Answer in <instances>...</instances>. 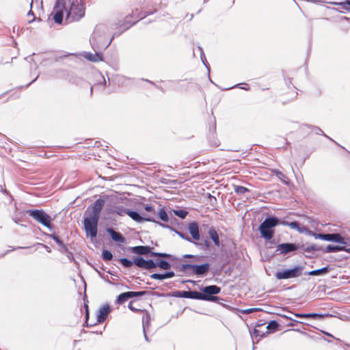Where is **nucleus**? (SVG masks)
I'll list each match as a JSON object with an SVG mask.
<instances>
[{
  "mask_svg": "<svg viewBox=\"0 0 350 350\" xmlns=\"http://www.w3.org/2000/svg\"><path fill=\"white\" fill-rule=\"evenodd\" d=\"M131 18V16H126L123 21L115 25L116 27H112L113 29H119L120 31L118 33H114L111 40H112L115 36H118L122 32H124L130 27H131L137 23V21H131L130 20ZM103 28L104 26L103 25H97L92 35V37L90 38V43L92 49L95 51V54L88 52L85 53V54L84 55V57L90 62H98L102 61L103 56V53L100 51L102 49H107L111 42V40H110L109 42H103L101 44L98 43V40L101 39V38L99 36V32L103 30Z\"/></svg>",
  "mask_w": 350,
  "mask_h": 350,
  "instance_id": "obj_1",
  "label": "nucleus"
},
{
  "mask_svg": "<svg viewBox=\"0 0 350 350\" xmlns=\"http://www.w3.org/2000/svg\"><path fill=\"white\" fill-rule=\"evenodd\" d=\"M54 21L62 24L64 14L66 20L70 23L79 21L85 16V8L78 0H57L54 5Z\"/></svg>",
  "mask_w": 350,
  "mask_h": 350,
  "instance_id": "obj_2",
  "label": "nucleus"
},
{
  "mask_svg": "<svg viewBox=\"0 0 350 350\" xmlns=\"http://www.w3.org/2000/svg\"><path fill=\"white\" fill-rule=\"evenodd\" d=\"M280 223V219L275 216H268L260 224L258 230L260 236L266 241H270L274 236L275 228Z\"/></svg>",
  "mask_w": 350,
  "mask_h": 350,
  "instance_id": "obj_3",
  "label": "nucleus"
},
{
  "mask_svg": "<svg viewBox=\"0 0 350 350\" xmlns=\"http://www.w3.org/2000/svg\"><path fill=\"white\" fill-rule=\"evenodd\" d=\"M26 214L31 216L38 223L42 224L49 229L52 228V219L51 216L42 209H27Z\"/></svg>",
  "mask_w": 350,
  "mask_h": 350,
  "instance_id": "obj_4",
  "label": "nucleus"
},
{
  "mask_svg": "<svg viewBox=\"0 0 350 350\" xmlns=\"http://www.w3.org/2000/svg\"><path fill=\"white\" fill-rule=\"evenodd\" d=\"M199 292V300L215 301L218 297L214 296L221 292V288L216 285H209L200 288Z\"/></svg>",
  "mask_w": 350,
  "mask_h": 350,
  "instance_id": "obj_5",
  "label": "nucleus"
},
{
  "mask_svg": "<svg viewBox=\"0 0 350 350\" xmlns=\"http://www.w3.org/2000/svg\"><path fill=\"white\" fill-rule=\"evenodd\" d=\"M189 269H192L193 274L204 275L210 269V264L208 262L202 265L182 264L178 267V270L182 272H186Z\"/></svg>",
  "mask_w": 350,
  "mask_h": 350,
  "instance_id": "obj_6",
  "label": "nucleus"
},
{
  "mask_svg": "<svg viewBox=\"0 0 350 350\" xmlns=\"http://www.w3.org/2000/svg\"><path fill=\"white\" fill-rule=\"evenodd\" d=\"M303 270V266H295L292 269H282L276 272L275 278L278 280L297 278L301 275Z\"/></svg>",
  "mask_w": 350,
  "mask_h": 350,
  "instance_id": "obj_7",
  "label": "nucleus"
},
{
  "mask_svg": "<svg viewBox=\"0 0 350 350\" xmlns=\"http://www.w3.org/2000/svg\"><path fill=\"white\" fill-rule=\"evenodd\" d=\"M98 218L89 216L84 218L83 226L88 236H90L91 238H95L98 233Z\"/></svg>",
  "mask_w": 350,
  "mask_h": 350,
  "instance_id": "obj_8",
  "label": "nucleus"
},
{
  "mask_svg": "<svg viewBox=\"0 0 350 350\" xmlns=\"http://www.w3.org/2000/svg\"><path fill=\"white\" fill-rule=\"evenodd\" d=\"M304 250L308 252H310L312 251H319L322 250L323 253H335L340 251H345L347 252H350V248L347 247V245H328L325 248L321 249L317 245H311L307 246L304 248Z\"/></svg>",
  "mask_w": 350,
  "mask_h": 350,
  "instance_id": "obj_9",
  "label": "nucleus"
},
{
  "mask_svg": "<svg viewBox=\"0 0 350 350\" xmlns=\"http://www.w3.org/2000/svg\"><path fill=\"white\" fill-rule=\"evenodd\" d=\"M105 205V200L103 198L97 199L92 206L88 207V209L91 208V215L96 218L100 217V214Z\"/></svg>",
  "mask_w": 350,
  "mask_h": 350,
  "instance_id": "obj_10",
  "label": "nucleus"
},
{
  "mask_svg": "<svg viewBox=\"0 0 350 350\" xmlns=\"http://www.w3.org/2000/svg\"><path fill=\"white\" fill-rule=\"evenodd\" d=\"M299 247V245L295 243H284L278 245L276 252H279L281 254H286L289 252L296 251Z\"/></svg>",
  "mask_w": 350,
  "mask_h": 350,
  "instance_id": "obj_11",
  "label": "nucleus"
},
{
  "mask_svg": "<svg viewBox=\"0 0 350 350\" xmlns=\"http://www.w3.org/2000/svg\"><path fill=\"white\" fill-rule=\"evenodd\" d=\"M127 215L134 221L138 222V223H142L145 221H152L157 223V221H155V219L152 217H142L137 211H131L128 210ZM159 222H158L159 224Z\"/></svg>",
  "mask_w": 350,
  "mask_h": 350,
  "instance_id": "obj_12",
  "label": "nucleus"
},
{
  "mask_svg": "<svg viewBox=\"0 0 350 350\" xmlns=\"http://www.w3.org/2000/svg\"><path fill=\"white\" fill-rule=\"evenodd\" d=\"M174 296L176 297H183L199 300V292L196 291H178L174 293Z\"/></svg>",
  "mask_w": 350,
  "mask_h": 350,
  "instance_id": "obj_13",
  "label": "nucleus"
},
{
  "mask_svg": "<svg viewBox=\"0 0 350 350\" xmlns=\"http://www.w3.org/2000/svg\"><path fill=\"white\" fill-rule=\"evenodd\" d=\"M325 241L338 243L342 245H347L345 238L339 233L325 234Z\"/></svg>",
  "mask_w": 350,
  "mask_h": 350,
  "instance_id": "obj_14",
  "label": "nucleus"
},
{
  "mask_svg": "<svg viewBox=\"0 0 350 350\" xmlns=\"http://www.w3.org/2000/svg\"><path fill=\"white\" fill-rule=\"evenodd\" d=\"M152 247L148 245H137L134 246L130 248V250L138 255H149L150 256V253H152Z\"/></svg>",
  "mask_w": 350,
  "mask_h": 350,
  "instance_id": "obj_15",
  "label": "nucleus"
},
{
  "mask_svg": "<svg viewBox=\"0 0 350 350\" xmlns=\"http://www.w3.org/2000/svg\"><path fill=\"white\" fill-rule=\"evenodd\" d=\"M181 80H171L166 83L165 88L177 92L186 90L187 87L180 84Z\"/></svg>",
  "mask_w": 350,
  "mask_h": 350,
  "instance_id": "obj_16",
  "label": "nucleus"
},
{
  "mask_svg": "<svg viewBox=\"0 0 350 350\" xmlns=\"http://www.w3.org/2000/svg\"><path fill=\"white\" fill-rule=\"evenodd\" d=\"M110 311L111 309L108 304L103 306L97 312V322L99 323H103L107 318Z\"/></svg>",
  "mask_w": 350,
  "mask_h": 350,
  "instance_id": "obj_17",
  "label": "nucleus"
},
{
  "mask_svg": "<svg viewBox=\"0 0 350 350\" xmlns=\"http://www.w3.org/2000/svg\"><path fill=\"white\" fill-rule=\"evenodd\" d=\"M106 231L109 234L113 241L119 243H124L126 241L124 237L120 232H116L113 228H107Z\"/></svg>",
  "mask_w": 350,
  "mask_h": 350,
  "instance_id": "obj_18",
  "label": "nucleus"
},
{
  "mask_svg": "<svg viewBox=\"0 0 350 350\" xmlns=\"http://www.w3.org/2000/svg\"><path fill=\"white\" fill-rule=\"evenodd\" d=\"M106 211L109 214H116L120 216H124V215H127L128 209H126L123 206H115L113 208H109L106 209Z\"/></svg>",
  "mask_w": 350,
  "mask_h": 350,
  "instance_id": "obj_19",
  "label": "nucleus"
},
{
  "mask_svg": "<svg viewBox=\"0 0 350 350\" xmlns=\"http://www.w3.org/2000/svg\"><path fill=\"white\" fill-rule=\"evenodd\" d=\"M189 231L192 238L194 240L199 241L200 240V233H199V227L196 222L193 221L189 224Z\"/></svg>",
  "mask_w": 350,
  "mask_h": 350,
  "instance_id": "obj_20",
  "label": "nucleus"
},
{
  "mask_svg": "<svg viewBox=\"0 0 350 350\" xmlns=\"http://www.w3.org/2000/svg\"><path fill=\"white\" fill-rule=\"evenodd\" d=\"M175 275V273L172 271H167L164 273H152L150 275V278L154 280H163L167 278H172Z\"/></svg>",
  "mask_w": 350,
  "mask_h": 350,
  "instance_id": "obj_21",
  "label": "nucleus"
},
{
  "mask_svg": "<svg viewBox=\"0 0 350 350\" xmlns=\"http://www.w3.org/2000/svg\"><path fill=\"white\" fill-rule=\"evenodd\" d=\"M208 234L209 238L213 241L214 245L217 247L220 246V241L217 230L211 227L208 230Z\"/></svg>",
  "mask_w": 350,
  "mask_h": 350,
  "instance_id": "obj_22",
  "label": "nucleus"
},
{
  "mask_svg": "<svg viewBox=\"0 0 350 350\" xmlns=\"http://www.w3.org/2000/svg\"><path fill=\"white\" fill-rule=\"evenodd\" d=\"M295 316L299 318H312L316 319H322L324 317L323 314L319 313H295Z\"/></svg>",
  "mask_w": 350,
  "mask_h": 350,
  "instance_id": "obj_23",
  "label": "nucleus"
},
{
  "mask_svg": "<svg viewBox=\"0 0 350 350\" xmlns=\"http://www.w3.org/2000/svg\"><path fill=\"white\" fill-rule=\"evenodd\" d=\"M199 241H200L198 242L193 241L192 243H193L198 248L202 250H207L210 248L211 244L207 239L201 240L200 239Z\"/></svg>",
  "mask_w": 350,
  "mask_h": 350,
  "instance_id": "obj_24",
  "label": "nucleus"
},
{
  "mask_svg": "<svg viewBox=\"0 0 350 350\" xmlns=\"http://www.w3.org/2000/svg\"><path fill=\"white\" fill-rule=\"evenodd\" d=\"M329 266L322 267L321 269H314L310 271H308L307 273L309 275H325L329 271Z\"/></svg>",
  "mask_w": 350,
  "mask_h": 350,
  "instance_id": "obj_25",
  "label": "nucleus"
},
{
  "mask_svg": "<svg viewBox=\"0 0 350 350\" xmlns=\"http://www.w3.org/2000/svg\"><path fill=\"white\" fill-rule=\"evenodd\" d=\"M159 224L160 226H161L163 228H169L171 230L174 231L182 239H183L185 240H187V241H189L191 243L193 242V241H191V238L189 237H188V235L185 234L182 232H180V231H178V230H176L175 229H174L172 226H169L167 224H161V223H159Z\"/></svg>",
  "mask_w": 350,
  "mask_h": 350,
  "instance_id": "obj_26",
  "label": "nucleus"
},
{
  "mask_svg": "<svg viewBox=\"0 0 350 350\" xmlns=\"http://www.w3.org/2000/svg\"><path fill=\"white\" fill-rule=\"evenodd\" d=\"M49 237L53 239L55 243L64 251L68 252V247L64 243L63 241L59 238V237L55 234H49Z\"/></svg>",
  "mask_w": 350,
  "mask_h": 350,
  "instance_id": "obj_27",
  "label": "nucleus"
},
{
  "mask_svg": "<svg viewBox=\"0 0 350 350\" xmlns=\"http://www.w3.org/2000/svg\"><path fill=\"white\" fill-rule=\"evenodd\" d=\"M333 4L338 5L341 10L339 12L344 13L346 12L350 11V0H346L343 2H334Z\"/></svg>",
  "mask_w": 350,
  "mask_h": 350,
  "instance_id": "obj_28",
  "label": "nucleus"
},
{
  "mask_svg": "<svg viewBox=\"0 0 350 350\" xmlns=\"http://www.w3.org/2000/svg\"><path fill=\"white\" fill-rule=\"evenodd\" d=\"M278 327H279V323L277 321H275V320L271 321L266 327V329H267L266 333L267 334L269 332H274L276 330H278Z\"/></svg>",
  "mask_w": 350,
  "mask_h": 350,
  "instance_id": "obj_29",
  "label": "nucleus"
},
{
  "mask_svg": "<svg viewBox=\"0 0 350 350\" xmlns=\"http://www.w3.org/2000/svg\"><path fill=\"white\" fill-rule=\"evenodd\" d=\"M146 261L142 256H134V265L139 268L145 269Z\"/></svg>",
  "mask_w": 350,
  "mask_h": 350,
  "instance_id": "obj_30",
  "label": "nucleus"
},
{
  "mask_svg": "<svg viewBox=\"0 0 350 350\" xmlns=\"http://www.w3.org/2000/svg\"><path fill=\"white\" fill-rule=\"evenodd\" d=\"M150 321V316L146 312L142 318L143 332H145V330H146L149 327Z\"/></svg>",
  "mask_w": 350,
  "mask_h": 350,
  "instance_id": "obj_31",
  "label": "nucleus"
},
{
  "mask_svg": "<svg viewBox=\"0 0 350 350\" xmlns=\"http://www.w3.org/2000/svg\"><path fill=\"white\" fill-rule=\"evenodd\" d=\"M150 256H152V257H163V258H166L171 260H174L176 259L174 256H172L170 254L155 252H152V253H150Z\"/></svg>",
  "mask_w": 350,
  "mask_h": 350,
  "instance_id": "obj_32",
  "label": "nucleus"
},
{
  "mask_svg": "<svg viewBox=\"0 0 350 350\" xmlns=\"http://www.w3.org/2000/svg\"><path fill=\"white\" fill-rule=\"evenodd\" d=\"M306 126H308V128H310L311 129V131L314 132L317 135H322L324 137H325L326 138H327V139H329L330 140H332V139L331 137H329V136H327V135H325L323 133V131L321 130V128H319L318 126H313V125H307V124H306Z\"/></svg>",
  "mask_w": 350,
  "mask_h": 350,
  "instance_id": "obj_33",
  "label": "nucleus"
},
{
  "mask_svg": "<svg viewBox=\"0 0 350 350\" xmlns=\"http://www.w3.org/2000/svg\"><path fill=\"white\" fill-rule=\"evenodd\" d=\"M157 267L163 269L168 270L171 268L170 263L165 260H159L157 262Z\"/></svg>",
  "mask_w": 350,
  "mask_h": 350,
  "instance_id": "obj_34",
  "label": "nucleus"
},
{
  "mask_svg": "<svg viewBox=\"0 0 350 350\" xmlns=\"http://www.w3.org/2000/svg\"><path fill=\"white\" fill-rule=\"evenodd\" d=\"M159 217L161 220H162L164 222H167L169 220L168 215L164 207L160 208L159 211L158 212Z\"/></svg>",
  "mask_w": 350,
  "mask_h": 350,
  "instance_id": "obj_35",
  "label": "nucleus"
},
{
  "mask_svg": "<svg viewBox=\"0 0 350 350\" xmlns=\"http://www.w3.org/2000/svg\"><path fill=\"white\" fill-rule=\"evenodd\" d=\"M119 260L121 264L126 268H130L134 265V257L133 258V260H131L126 258H121Z\"/></svg>",
  "mask_w": 350,
  "mask_h": 350,
  "instance_id": "obj_36",
  "label": "nucleus"
},
{
  "mask_svg": "<svg viewBox=\"0 0 350 350\" xmlns=\"http://www.w3.org/2000/svg\"><path fill=\"white\" fill-rule=\"evenodd\" d=\"M275 174L276 176L282 181L285 185L288 184V178L281 172L278 170H275Z\"/></svg>",
  "mask_w": 350,
  "mask_h": 350,
  "instance_id": "obj_37",
  "label": "nucleus"
},
{
  "mask_svg": "<svg viewBox=\"0 0 350 350\" xmlns=\"http://www.w3.org/2000/svg\"><path fill=\"white\" fill-rule=\"evenodd\" d=\"M234 191L238 195H242L245 193L246 192H249L250 190L247 187L243 186L237 185L234 187Z\"/></svg>",
  "mask_w": 350,
  "mask_h": 350,
  "instance_id": "obj_38",
  "label": "nucleus"
},
{
  "mask_svg": "<svg viewBox=\"0 0 350 350\" xmlns=\"http://www.w3.org/2000/svg\"><path fill=\"white\" fill-rule=\"evenodd\" d=\"M198 50L200 52V58H201V60H202V63L206 66V68L209 70V68H208L209 65H208V62L206 61V57H205V54L204 53L202 47L200 46H198Z\"/></svg>",
  "mask_w": 350,
  "mask_h": 350,
  "instance_id": "obj_39",
  "label": "nucleus"
},
{
  "mask_svg": "<svg viewBox=\"0 0 350 350\" xmlns=\"http://www.w3.org/2000/svg\"><path fill=\"white\" fill-rule=\"evenodd\" d=\"M174 215L181 219H185L188 215V212L183 209L174 210Z\"/></svg>",
  "mask_w": 350,
  "mask_h": 350,
  "instance_id": "obj_40",
  "label": "nucleus"
},
{
  "mask_svg": "<svg viewBox=\"0 0 350 350\" xmlns=\"http://www.w3.org/2000/svg\"><path fill=\"white\" fill-rule=\"evenodd\" d=\"M157 267V262H155L152 259H148L146 261L145 269H152Z\"/></svg>",
  "mask_w": 350,
  "mask_h": 350,
  "instance_id": "obj_41",
  "label": "nucleus"
},
{
  "mask_svg": "<svg viewBox=\"0 0 350 350\" xmlns=\"http://www.w3.org/2000/svg\"><path fill=\"white\" fill-rule=\"evenodd\" d=\"M102 258L104 260L109 261L112 259L113 255L110 251L104 250L102 252Z\"/></svg>",
  "mask_w": 350,
  "mask_h": 350,
  "instance_id": "obj_42",
  "label": "nucleus"
},
{
  "mask_svg": "<svg viewBox=\"0 0 350 350\" xmlns=\"http://www.w3.org/2000/svg\"><path fill=\"white\" fill-rule=\"evenodd\" d=\"M127 300H128V298L126 296L125 293H122L118 296L117 299H116V304H122Z\"/></svg>",
  "mask_w": 350,
  "mask_h": 350,
  "instance_id": "obj_43",
  "label": "nucleus"
},
{
  "mask_svg": "<svg viewBox=\"0 0 350 350\" xmlns=\"http://www.w3.org/2000/svg\"><path fill=\"white\" fill-rule=\"evenodd\" d=\"M288 226L291 227L293 229H296L299 232H303V230L301 229L299 226V224L297 221H291L289 222Z\"/></svg>",
  "mask_w": 350,
  "mask_h": 350,
  "instance_id": "obj_44",
  "label": "nucleus"
},
{
  "mask_svg": "<svg viewBox=\"0 0 350 350\" xmlns=\"http://www.w3.org/2000/svg\"><path fill=\"white\" fill-rule=\"evenodd\" d=\"M84 306H85V323L86 324L87 327L93 326L94 325H95L94 323H92V324H89L88 323V319H89L88 306L86 304H85Z\"/></svg>",
  "mask_w": 350,
  "mask_h": 350,
  "instance_id": "obj_45",
  "label": "nucleus"
},
{
  "mask_svg": "<svg viewBox=\"0 0 350 350\" xmlns=\"http://www.w3.org/2000/svg\"><path fill=\"white\" fill-rule=\"evenodd\" d=\"M310 234L312 235L315 239H319L325 241V234L316 233L312 231H310Z\"/></svg>",
  "mask_w": 350,
  "mask_h": 350,
  "instance_id": "obj_46",
  "label": "nucleus"
},
{
  "mask_svg": "<svg viewBox=\"0 0 350 350\" xmlns=\"http://www.w3.org/2000/svg\"><path fill=\"white\" fill-rule=\"evenodd\" d=\"M262 310L260 309V308H248V309H245V310H241V312L243 314H250V313H252V312H257V311H261Z\"/></svg>",
  "mask_w": 350,
  "mask_h": 350,
  "instance_id": "obj_47",
  "label": "nucleus"
},
{
  "mask_svg": "<svg viewBox=\"0 0 350 350\" xmlns=\"http://www.w3.org/2000/svg\"><path fill=\"white\" fill-rule=\"evenodd\" d=\"M267 333H265V332H260L259 329H258L256 327H255L254 329V331H253V334L256 336V337H264L265 335H266Z\"/></svg>",
  "mask_w": 350,
  "mask_h": 350,
  "instance_id": "obj_48",
  "label": "nucleus"
},
{
  "mask_svg": "<svg viewBox=\"0 0 350 350\" xmlns=\"http://www.w3.org/2000/svg\"><path fill=\"white\" fill-rule=\"evenodd\" d=\"M133 297H142L144 296L147 293L146 291H132Z\"/></svg>",
  "mask_w": 350,
  "mask_h": 350,
  "instance_id": "obj_49",
  "label": "nucleus"
},
{
  "mask_svg": "<svg viewBox=\"0 0 350 350\" xmlns=\"http://www.w3.org/2000/svg\"><path fill=\"white\" fill-rule=\"evenodd\" d=\"M145 81H147L148 83H150L154 85L156 88L160 90L162 92H163V93L165 92L166 90L163 87L156 85L154 82H152L148 79H146Z\"/></svg>",
  "mask_w": 350,
  "mask_h": 350,
  "instance_id": "obj_50",
  "label": "nucleus"
},
{
  "mask_svg": "<svg viewBox=\"0 0 350 350\" xmlns=\"http://www.w3.org/2000/svg\"><path fill=\"white\" fill-rule=\"evenodd\" d=\"M183 258H194L196 260H199V258H200L199 256H194V255H192V254H185L183 256Z\"/></svg>",
  "mask_w": 350,
  "mask_h": 350,
  "instance_id": "obj_51",
  "label": "nucleus"
},
{
  "mask_svg": "<svg viewBox=\"0 0 350 350\" xmlns=\"http://www.w3.org/2000/svg\"><path fill=\"white\" fill-rule=\"evenodd\" d=\"M129 308L133 312H141L142 311L141 310H138V309L135 308L134 306H133V301H130V303L129 304Z\"/></svg>",
  "mask_w": 350,
  "mask_h": 350,
  "instance_id": "obj_52",
  "label": "nucleus"
},
{
  "mask_svg": "<svg viewBox=\"0 0 350 350\" xmlns=\"http://www.w3.org/2000/svg\"><path fill=\"white\" fill-rule=\"evenodd\" d=\"M288 319L291 320V322H290V323H287V325H288V326L293 327V326H294V325H295V323H301L300 321H297V320H293V319H292V318H291V317H290V318H288Z\"/></svg>",
  "mask_w": 350,
  "mask_h": 350,
  "instance_id": "obj_53",
  "label": "nucleus"
},
{
  "mask_svg": "<svg viewBox=\"0 0 350 350\" xmlns=\"http://www.w3.org/2000/svg\"><path fill=\"white\" fill-rule=\"evenodd\" d=\"M144 209L148 212H151L154 210V206L150 204H146Z\"/></svg>",
  "mask_w": 350,
  "mask_h": 350,
  "instance_id": "obj_54",
  "label": "nucleus"
},
{
  "mask_svg": "<svg viewBox=\"0 0 350 350\" xmlns=\"http://www.w3.org/2000/svg\"><path fill=\"white\" fill-rule=\"evenodd\" d=\"M27 15H28V16H33V18H32L31 20H29V23H32V22L35 20V16H34V14H33V12L31 10H30V11L28 12Z\"/></svg>",
  "mask_w": 350,
  "mask_h": 350,
  "instance_id": "obj_55",
  "label": "nucleus"
},
{
  "mask_svg": "<svg viewBox=\"0 0 350 350\" xmlns=\"http://www.w3.org/2000/svg\"><path fill=\"white\" fill-rule=\"evenodd\" d=\"M291 330L298 332L304 336H308V334L307 332L301 331L299 329H292Z\"/></svg>",
  "mask_w": 350,
  "mask_h": 350,
  "instance_id": "obj_56",
  "label": "nucleus"
},
{
  "mask_svg": "<svg viewBox=\"0 0 350 350\" xmlns=\"http://www.w3.org/2000/svg\"><path fill=\"white\" fill-rule=\"evenodd\" d=\"M124 293H125L126 296L127 297L128 299L133 297L132 291L124 292Z\"/></svg>",
  "mask_w": 350,
  "mask_h": 350,
  "instance_id": "obj_57",
  "label": "nucleus"
},
{
  "mask_svg": "<svg viewBox=\"0 0 350 350\" xmlns=\"http://www.w3.org/2000/svg\"><path fill=\"white\" fill-rule=\"evenodd\" d=\"M265 324V322H262V321L261 320H259L256 324V327H261L262 325H264Z\"/></svg>",
  "mask_w": 350,
  "mask_h": 350,
  "instance_id": "obj_58",
  "label": "nucleus"
},
{
  "mask_svg": "<svg viewBox=\"0 0 350 350\" xmlns=\"http://www.w3.org/2000/svg\"><path fill=\"white\" fill-rule=\"evenodd\" d=\"M241 85H242V83H239V84H237V85H235L234 87H238V88H240L245 90H249L248 87H245V86L241 87Z\"/></svg>",
  "mask_w": 350,
  "mask_h": 350,
  "instance_id": "obj_59",
  "label": "nucleus"
},
{
  "mask_svg": "<svg viewBox=\"0 0 350 350\" xmlns=\"http://www.w3.org/2000/svg\"><path fill=\"white\" fill-rule=\"evenodd\" d=\"M144 339L146 340V341L150 342V339L146 334V330H145V332H144Z\"/></svg>",
  "mask_w": 350,
  "mask_h": 350,
  "instance_id": "obj_60",
  "label": "nucleus"
},
{
  "mask_svg": "<svg viewBox=\"0 0 350 350\" xmlns=\"http://www.w3.org/2000/svg\"><path fill=\"white\" fill-rule=\"evenodd\" d=\"M66 252L68 253V258L71 260V259L73 258L72 254L70 252H69L68 250Z\"/></svg>",
  "mask_w": 350,
  "mask_h": 350,
  "instance_id": "obj_61",
  "label": "nucleus"
},
{
  "mask_svg": "<svg viewBox=\"0 0 350 350\" xmlns=\"http://www.w3.org/2000/svg\"><path fill=\"white\" fill-rule=\"evenodd\" d=\"M280 224H282V225H283V226H288L289 222H288V221H282L280 220Z\"/></svg>",
  "mask_w": 350,
  "mask_h": 350,
  "instance_id": "obj_62",
  "label": "nucleus"
},
{
  "mask_svg": "<svg viewBox=\"0 0 350 350\" xmlns=\"http://www.w3.org/2000/svg\"><path fill=\"white\" fill-rule=\"evenodd\" d=\"M43 245L44 246V247L46 248V251H47L48 252H51V249H50V247H48V246H46V245Z\"/></svg>",
  "mask_w": 350,
  "mask_h": 350,
  "instance_id": "obj_63",
  "label": "nucleus"
},
{
  "mask_svg": "<svg viewBox=\"0 0 350 350\" xmlns=\"http://www.w3.org/2000/svg\"><path fill=\"white\" fill-rule=\"evenodd\" d=\"M323 333H324L325 335H327V336H330V337L334 338L332 334H329V333H327V332H323Z\"/></svg>",
  "mask_w": 350,
  "mask_h": 350,
  "instance_id": "obj_64",
  "label": "nucleus"
}]
</instances>
